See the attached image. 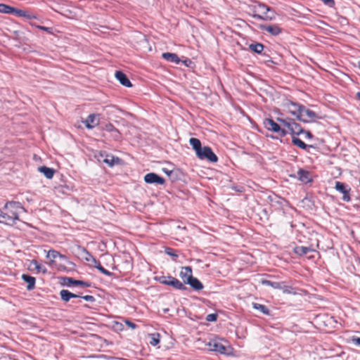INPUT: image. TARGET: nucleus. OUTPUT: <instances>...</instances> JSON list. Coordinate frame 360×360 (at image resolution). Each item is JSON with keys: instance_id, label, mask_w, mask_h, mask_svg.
<instances>
[{"instance_id": "1", "label": "nucleus", "mask_w": 360, "mask_h": 360, "mask_svg": "<svg viewBox=\"0 0 360 360\" xmlns=\"http://www.w3.org/2000/svg\"><path fill=\"white\" fill-rule=\"evenodd\" d=\"M4 211L0 210V223L7 225H13L19 220V215L25 210L20 202H9L4 207Z\"/></svg>"}, {"instance_id": "2", "label": "nucleus", "mask_w": 360, "mask_h": 360, "mask_svg": "<svg viewBox=\"0 0 360 360\" xmlns=\"http://www.w3.org/2000/svg\"><path fill=\"white\" fill-rule=\"evenodd\" d=\"M263 124L266 129L277 133L280 137H284L287 134V131L272 119H265Z\"/></svg>"}, {"instance_id": "3", "label": "nucleus", "mask_w": 360, "mask_h": 360, "mask_svg": "<svg viewBox=\"0 0 360 360\" xmlns=\"http://www.w3.org/2000/svg\"><path fill=\"white\" fill-rule=\"evenodd\" d=\"M316 118H318V115L315 112L304 105L302 106L300 115L298 116L300 121L307 123L315 121Z\"/></svg>"}, {"instance_id": "4", "label": "nucleus", "mask_w": 360, "mask_h": 360, "mask_svg": "<svg viewBox=\"0 0 360 360\" xmlns=\"http://www.w3.org/2000/svg\"><path fill=\"white\" fill-rule=\"evenodd\" d=\"M222 340L218 338H214L210 340L206 345L210 351L219 352L220 354L226 353V347L222 343Z\"/></svg>"}, {"instance_id": "5", "label": "nucleus", "mask_w": 360, "mask_h": 360, "mask_svg": "<svg viewBox=\"0 0 360 360\" xmlns=\"http://www.w3.org/2000/svg\"><path fill=\"white\" fill-rule=\"evenodd\" d=\"M196 155L200 160H207L211 162H217L218 160L217 155L209 146L203 147L202 150Z\"/></svg>"}, {"instance_id": "6", "label": "nucleus", "mask_w": 360, "mask_h": 360, "mask_svg": "<svg viewBox=\"0 0 360 360\" xmlns=\"http://www.w3.org/2000/svg\"><path fill=\"white\" fill-rule=\"evenodd\" d=\"M257 11L262 15L254 14L252 17L255 19L271 20L274 18V15H270L268 14V12L270 11V8L264 4H259L257 7Z\"/></svg>"}, {"instance_id": "7", "label": "nucleus", "mask_w": 360, "mask_h": 360, "mask_svg": "<svg viewBox=\"0 0 360 360\" xmlns=\"http://www.w3.org/2000/svg\"><path fill=\"white\" fill-rule=\"evenodd\" d=\"M335 188L341 193L342 194V200L345 202H349L351 201V197H350V191L351 188L346 185L344 183H342L340 181H336L335 185Z\"/></svg>"}, {"instance_id": "8", "label": "nucleus", "mask_w": 360, "mask_h": 360, "mask_svg": "<svg viewBox=\"0 0 360 360\" xmlns=\"http://www.w3.org/2000/svg\"><path fill=\"white\" fill-rule=\"evenodd\" d=\"M99 162H104L112 167L120 162V158L114 157L112 155L108 154L105 152L101 153L98 157Z\"/></svg>"}, {"instance_id": "9", "label": "nucleus", "mask_w": 360, "mask_h": 360, "mask_svg": "<svg viewBox=\"0 0 360 360\" xmlns=\"http://www.w3.org/2000/svg\"><path fill=\"white\" fill-rule=\"evenodd\" d=\"M285 105L288 112L298 120V116L300 115L302 105L289 101L287 102Z\"/></svg>"}, {"instance_id": "10", "label": "nucleus", "mask_w": 360, "mask_h": 360, "mask_svg": "<svg viewBox=\"0 0 360 360\" xmlns=\"http://www.w3.org/2000/svg\"><path fill=\"white\" fill-rule=\"evenodd\" d=\"M144 181L148 184H164L165 179L155 173H148L145 175Z\"/></svg>"}, {"instance_id": "11", "label": "nucleus", "mask_w": 360, "mask_h": 360, "mask_svg": "<svg viewBox=\"0 0 360 360\" xmlns=\"http://www.w3.org/2000/svg\"><path fill=\"white\" fill-rule=\"evenodd\" d=\"M46 257L50 259L49 264L52 266L55 262V259L59 258L62 260H66L67 257L64 255L60 254L59 252L51 250L47 252Z\"/></svg>"}, {"instance_id": "12", "label": "nucleus", "mask_w": 360, "mask_h": 360, "mask_svg": "<svg viewBox=\"0 0 360 360\" xmlns=\"http://www.w3.org/2000/svg\"><path fill=\"white\" fill-rule=\"evenodd\" d=\"M260 29L266 31L274 36L278 35L281 32V29L276 25H261Z\"/></svg>"}, {"instance_id": "13", "label": "nucleus", "mask_w": 360, "mask_h": 360, "mask_svg": "<svg viewBox=\"0 0 360 360\" xmlns=\"http://www.w3.org/2000/svg\"><path fill=\"white\" fill-rule=\"evenodd\" d=\"M115 77L124 86L131 87L132 86L131 82L127 77V75L121 71H117L115 72Z\"/></svg>"}, {"instance_id": "14", "label": "nucleus", "mask_w": 360, "mask_h": 360, "mask_svg": "<svg viewBox=\"0 0 360 360\" xmlns=\"http://www.w3.org/2000/svg\"><path fill=\"white\" fill-rule=\"evenodd\" d=\"M84 123L87 129H91L97 126L99 122L98 120L96 119L95 114H91L87 117L86 120L84 121Z\"/></svg>"}, {"instance_id": "15", "label": "nucleus", "mask_w": 360, "mask_h": 360, "mask_svg": "<svg viewBox=\"0 0 360 360\" xmlns=\"http://www.w3.org/2000/svg\"><path fill=\"white\" fill-rule=\"evenodd\" d=\"M179 276L182 279L183 282L186 284L187 281L189 280L190 276H193L192 268L189 266L182 267L179 274Z\"/></svg>"}, {"instance_id": "16", "label": "nucleus", "mask_w": 360, "mask_h": 360, "mask_svg": "<svg viewBox=\"0 0 360 360\" xmlns=\"http://www.w3.org/2000/svg\"><path fill=\"white\" fill-rule=\"evenodd\" d=\"M297 177L300 181L304 184L309 183L311 181L309 172L303 169H300L297 171Z\"/></svg>"}, {"instance_id": "17", "label": "nucleus", "mask_w": 360, "mask_h": 360, "mask_svg": "<svg viewBox=\"0 0 360 360\" xmlns=\"http://www.w3.org/2000/svg\"><path fill=\"white\" fill-rule=\"evenodd\" d=\"M65 284L68 285H82L83 287H90L91 283L83 281L75 280L70 277L65 278L64 279Z\"/></svg>"}, {"instance_id": "18", "label": "nucleus", "mask_w": 360, "mask_h": 360, "mask_svg": "<svg viewBox=\"0 0 360 360\" xmlns=\"http://www.w3.org/2000/svg\"><path fill=\"white\" fill-rule=\"evenodd\" d=\"M22 279L27 283V289L28 290H32L34 288L35 281H36V279L34 277L31 276L30 275H27V274H22Z\"/></svg>"}, {"instance_id": "19", "label": "nucleus", "mask_w": 360, "mask_h": 360, "mask_svg": "<svg viewBox=\"0 0 360 360\" xmlns=\"http://www.w3.org/2000/svg\"><path fill=\"white\" fill-rule=\"evenodd\" d=\"M186 284H189L195 290H200L203 288L202 283L193 276H190Z\"/></svg>"}, {"instance_id": "20", "label": "nucleus", "mask_w": 360, "mask_h": 360, "mask_svg": "<svg viewBox=\"0 0 360 360\" xmlns=\"http://www.w3.org/2000/svg\"><path fill=\"white\" fill-rule=\"evenodd\" d=\"M61 299L65 302H68L71 298L80 297V295L70 292L68 290H62L60 292Z\"/></svg>"}, {"instance_id": "21", "label": "nucleus", "mask_w": 360, "mask_h": 360, "mask_svg": "<svg viewBox=\"0 0 360 360\" xmlns=\"http://www.w3.org/2000/svg\"><path fill=\"white\" fill-rule=\"evenodd\" d=\"M13 13L15 14L16 16L24 17L27 19L36 18V17L30 12L24 11V10L18 9L15 8H14V11H13Z\"/></svg>"}, {"instance_id": "22", "label": "nucleus", "mask_w": 360, "mask_h": 360, "mask_svg": "<svg viewBox=\"0 0 360 360\" xmlns=\"http://www.w3.org/2000/svg\"><path fill=\"white\" fill-rule=\"evenodd\" d=\"M162 56L166 60L172 62V63H174L176 64H178L180 62V60L176 53L167 52V53H163Z\"/></svg>"}, {"instance_id": "23", "label": "nucleus", "mask_w": 360, "mask_h": 360, "mask_svg": "<svg viewBox=\"0 0 360 360\" xmlns=\"http://www.w3.org/2000/svg\"><path fill=\"white\" fill-rule=\"evenodd\" d=\"M190 144L192 146L193 148L195 150L196 155L198 154L202 150L201 142L199 139L196 138H191L189 140Z\"/></svg>"}, {"instance_id": "24", "label": "nucleus", "mask_w": 360, "mask_h": 360, "mask_svg": "<svg viewBox=\"0 0 360 360\" xmlns=\"http://www.w3.org/2000/svg\"><path fill=\"white\" fill-rule=\"evenodd\" d=\"M289 130L292 135H299L304 132L300 125L295 122H292Z\"/></svg>"}, {"instance_id": "25", "label": "nucleus", "mask_w": 360, "mask_h": 360, "mask_svg": "<svg viewBox=\"0 0 360 360\" xmlns=\"http://www.w3.org/2000/svg\"><path fill=\"white\" fill-rule=\"evenodd\" d=\"M38 169L40 172L43 173L47 179H51L55 173V170L53 169L46 166L39 167Z\"/></svg>"}, {"instance_id": "26", "label": "nucleus", "mask_w": 360, "mask_h": 360, "mask_svg": "<svg viewBox=\"0 0 360 360\" xmlns=\"http://www.w3.org/2000/svg\"><path fill=\"white\" fill-rule=\"evenodd\" d=\"M292 142L294 145H295L297 147H299L302 149H304V150H307V148H313L312 146L307 145V144L304 143L301 139H300L294 136L292 138Z\"/></svg>"}, {"instance_id": "27", "label": "nucleus", "mask_w": 360, "mask_h": 360, "mask_svg": "<svg viewBox=\"0 0 360 360\" xmlns=\"http://www.w3.org/2000/svg\"><path fill=\"white\" fill-rule=\"evenodd\" d=\"M171 282L169 283V285L173 287L177 290H186V286L179 281L177 278L173 277V278H169Z\"/></svg>"}, {"instance_id": "28", "label": "nucleus", "mask_w": 360, "mask_h": 360, "mask_svg": "<svg viewBox=\"0 0 360 360\" xmlns=\"http://www.w3.org/2000/svg\"><path fill=\"white\" fill-rule=\"evenodd\" d=\"M312 251L311 248L304 246H297L294 249L295 253L300 256L305 255Z\"/></svg>"}, {"instance_id": "29", "label": "nucleus", "mask_w": 360, "mask_h": 360, "mask_svg": "<svg viewBox=\"0 0 360 360\" xmlns=\"http://www.w3.org/2000/svg\"><path fill=\"white\" fill-rule=\"evenodd\" d=\"M249 49L255 53H261L264 50V45L261 43H255L249 45Z\"/></svg>"}, {"instance_id": "30", "label": "nucleus", "mask_w": 360, "mask_h": 360, "mask_svg": "<svg viewBox=\"0 0 360 360\" xmlns=\"http://www.w3.org/2000/svg\"><path fill=\"white\" fill-rule=\"evenodd\" d=\"M261 283L266 285H269L275 289H281L282 287L283 282H273L269 280L262 279Z\"/></svg>"}, {"instance_id": "31", "label": "nucleus", "mask_w": 360, "mask_h": 360, "mask_svg": "<svg viewBox=\"0 0 360 360\" xmlns=\"http://www.w3.org/2000/svg\"><path fill=\"white\" fill-rule=\"evenodd\" d=\"M31 266H34V268L39 273L41 272L43 274H46L47 272V269H46V267L41 264H39L35 259L31 261Z\"/></svg>"}, {"instance_id": "32", "label": "nucleus", "mask_w": 360, "mask_h": 360, "mask_svg": "<svg viewBox=\"0 0 360 360\" xmlns=\"http://www.w3.org/2000/svg\"><path fill=\"white\" fill-rule=\"evenodd\" d=\"M14 11V7L4 4H0V13L11 14Z\"/></svg>"}, {"instance_id": "33", "label": "nucleus", "mask_w": 360, "mask_h": 360, "mask_svg": "<svg viewBox=\"0 0 360 360\" xmlns=\"http://www.w3.org/2000/svg\"><path fill=\"white\" fill-rule=\"evenodd\" d=\"M253 307L255 309L259 310L264 314L269 315V314H270L269 309L266 306H264L263 304H258V303H253Z\"/></svg>"}, {"instance_id": "34", "label": "nucleus", "mask_w": 360, "mask_h": 360, "mask_svg": "<svg viewBox=\"0 0 360 360\" xmlns=\"http://www.w3.org/2000/svg\"><path fill=\"white\" fill-rule=\"evenodd\" d=\"M94 266L95 268H96L100 272H101L102 274L106 275V276H111L112 275V273L110 272L109 271L106 270L105 268H103L101 264H100V262L96 260V262H94Z\"/></svg>"}, {"instance_id": "35", "label": "nucleus", "mask_w": 360, "mask_h": 360, "mask_svg": "<svg viewBox=\"0 0 360 360\" xmlns=\"http://www.w3.org/2000/svg\"><path fill=\"white\" fill-rule=\"evenodd\" d=\"M281 290H282L283 292L286 294H292V295L297 294L295 288H293L290 286L285 285L283 282L282 287H281Z\"/></svg>"}, {"instance_id": "36", "label": "nucleus", "mask_w": 360, "mask_h": 360, "mask_svg": "<svg viewBox=\"0 0 360 360\" xmlns=\"http://www.w3.org/2000/svg\"><path fill=\"white\" fill-rule=\"evenodd\" d=\"M159 342V334H152L150 344L153 346H156Z\"/></svg>"}, {"instance_id": "37", "label": "nucleus", "mask_w": 360, "mask_h": 360, "mask_svg": "<svg viewBox=\"0 0 360 360\" xmlns=\"http://www.w3.org/2000/svg\"><path fill=\"white\" fill-rule=\"evenodd\" d=\"M169 278H173V276H160L158 281L162 284L169 285V283L171 282V280Z\"/></svg>"}, {"instance_id": "38", "label": "nucleus", "mask_w": 360, "mask_h": 360, "mask_svg": "<svg viewBox=\"0 0 360 360\" xmlns=\"http://www.w3.org/2000/svg\"><path fill=\"white\" fill-rule=\"evenodd\" d=\"M165 253L171 257H172L174 259L177 258L178 255L176 253V251L170 248H167L165 249Z\"/></svg>"}, {"instance_id": "39", "label": "nucleus", "mask_w": 360, "mask_h": 360, "mask_svg": "<svg viewBox=\"0 0 360 360\" xmlns=\"http://www.w3.org/2000/svg\"><path fill=\"white\" fill-rule=\"evenodd\" d=\"M278 121L284 127H286L288 129L290 127V124L292 122H290L287 120L283 119V118H278Z\"/></svg>"}, {"instance_id": "40", "label": "nucleus", "mask_w": 360, "mask_h": 360, "mask_svg": "<svg viewBox=\"0 0 360 360\" xmlns=\"http://www.w3.org/2000/svg\"><path fill=\"white\" fill-rule=\"evenodd\" d=\"M217 319V314H210L207 316L206 320L207 321H215Z\"/></svg>"}, {"instance_id": "41", "label": "nucleus", "mask_w": 360, "mask_h": 360, "mask_svg": "<svg viewBox=\"0 0 360 360\" xmlns=\"http://www.w3.org/2000/svg\"><path fill=\"white\" fill-rule=\"evenodd\" d=\"M81 298L84 299V300L87 301V302H94L95 301V298L94 296L92 295H85V296H80Z\"/></svg>"}, {"instance_id": "42", "label": "nucleus", "mask_w": 360, "mask_h": 360, "mask_svg": "<svg viewBox=\"0 0 360 360\" xmlns=\"http://www.w3.org/2000/svg\"><path fill=\"white\" fill-rule=\"evenodd\" d=\"M324 4H326V6H329V7H333L334 5H335V1L334 0H321Z\"/></svg>"}, {"instance_id": "43", "label": "nucleus", "mask_w": 360, "mask_h": 360, "mask_svg": "<svg viewBox=\"0 0 360 360\" xmlns=\"http://www.w3.org/2000/svg\"><path fill=\"white\" fill-rule=\"evenodd\" d=\"M105 129L108 131H117L115 127L112 124H108L105 127Z\"/></svg>"}, {"instance_id": "44", "label": "nucleus", "mask_w": 360, "mask_h": 360, "mask_svg": "<svg viewBox=\"0 0 360 360\" xmlns=\"http://www.w3.org/2000/svg\"><path fill=\"white\" fill-rule=\"evenodd\" d=\"M124 322L127 326H128L129 328H131L132 329H135L136 328V325L134 323H133L129 320H125Z\"/></svg>"}, {"instance_id": "45", "label": "nucleus", "mask_w": 360, "mask_h": 360, "mask_svg": "<svg viewBox=\"0 0 360 360\" xmlns=\"http://www.w3.org/2000/svg\"><path fill=\"white\" fill-rule=\"evenodd\" d=\"M85 253L86 255V257H85V259L88 262H91L92 261L91 260V257H94L93 255H91L89 252H88L87 251H85Z\"/></svg>"}, {"instance_id": "46", "label": "nucleus", "mask_w": 360, "mask_h": 360, "mask_svg": "<svg viewBox=\"0 0 360 360\" xmlns=\"http://www.w3.org/2000/svg\"><path fill=\"white\" fill-rule=\"evenodd\" d=\"M352 342L354 345L360 346V338H353Z\"/></svg>"}, {"instance_id": "47", "label": "nucleus", "mask_w": 360, "mask_h": 360, "mask_svg": "<svg viewBox=\"0 0 360 360\" xmlns=\"http://www.w3.org/2000/svg\"><path fill=\"white\" fill-rule=\"evenodd\" d=\"M162 171L168 176H170L173 173L172 170H169L166 168H163Z\"/></svg>"}, {"instance_id": "48", "label": "nucleus", "mask_w": 360, "mask_h": 360, "mask_svg": "<svg viewBox=\"0 0 360 360\" xmlns=\"http://www.w3.org/2000/svg\"><path fill=\"white\" fill-rule=\"evenodd\" d=\"M39 29H41L42 30L47 31V32H49V30H50L49 27H43V26H39Z\"/></svg>"}, {"instance_id": "49", "label": "nucleus", "mask_w": 360, "mask_h": 360, "mask_svg": "<svg viewBox=\"0 0 360 360\" xmlns=\"http://www.w3.org/2000/svg\"><path fill=\"white\" fill-rule=\"evenodd\" d=\"M304 133L306 134L307 137H308V138L312 137V134H311L310 131H304Z\"/></svg>"}, {"instance_id": "50", "label": "nucleus", "mask_w": 360, "mask_h": 360, "mask_svg": "<svg viewBox=\"0 0 360 360\" xmlns=\"http://www.w3.org/2000/svg\"><path fill=\"white\" fill-rule=\"evenodd\" d=\"M91 260L92 261H91L90 262H91L92 265L94 266V262H96L97 259L95 257H91Z\"/></svg>"}, {"instance_id": "51", "label": "nucleus", "mask_w": 360, "mask_h": 360, "mask_svg": "<svg viewBox=\"0 0 360 360\" xmlns=\"http://www.w3.org/2000/svg\"><path fill=\"white\" fill-rule=\"evenodd\" d=\"M356 96H357V97L360 99V92H358V93L356 94Z\"/></svg>"}, {"instance_id": "52", "label": "nucleus", "mask_w": 360, "mask_h": 360, "mask_svg": "<svg viewBox=\"0 0 360 360\" xmlns=\"http://www.w3.org/2000/svg\"><path fill=\"white\" fill-rule=\"evenodd\" d=\"M359 68H360V62L359 63Z\"/></svg>"}, {"instance_id": "53", "label": "nucleus", "mask_w": 360, "mask_h": 360, "mask_svg": "<svg viewBox=\"0 0 360 360\" xmlns=\"http://www.w3.org/2000/svg\"><path fill=\"white\" fill-rule=\"evenodd\" d=\"M121 360H127V359H121Z\"/></svg>"}]
</instances>
